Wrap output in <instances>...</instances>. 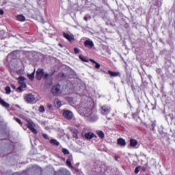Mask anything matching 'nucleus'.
I'll use <instances>...</instances> for the list:
<instances>
[{
  "label": "nucleus",
  "instance_id": "8",
  "mask_svg": "<svg viewBox=\"0 0 175 175\" xmlns=\"http://www.w3.org/2000/svg\"><path fill=\"white\" fill-rule=\"evenodd\" d=\"M88 120L89 121H91L92 122H94V121H98V116L94 113H91L88 116Z\"/></svg>",
  "mask_w": 175,
  "mask_h": 175
},
{
  "label": "nucleus",
  "instance_id": "3",
  "mask_svg": "<svg viewBox=\"0 0 175 175\" xmlns=\"http://www.w3.org/2000/svg\"><path fill=\"white\" fill-rule=\"evenodd\" d=\"M63 116L66 120H72L73 118V113L68 109H64L63 110Z\"/></svg>",
  "mask_w": 175,
  "mask_h": 175
},
{
  "label": "nucleus",
  "instance_id": "14",
  "mask_svg": "<svg viewBox=\"0 0 175 175\" xmlns=\"http://www.w3.org/2000/svg\"><path fill=\"white\" fill-rule=\"evenodd\" d=\"M50 143L51 144H53V146H59V142L58 141H57V139H52L50 140Z\"/></svg>",
  "mask_w": 175,
  "mask_h": 175
},
{
  "label": "nucleus",
  "instance_id": "37",
  "mask_svg": "<svg viewBox=\"0 0 175 175\" xmlns=\"http://www.w3.org/2000/svg\"><path fill=\"white\" fill-rule=\"evenodd\" d=\"M157 124H155V122H152V126H153V128H155V126H156Z\"/></svg>",
  "mask_w": 175,
  "mask_h": 175
},
{
  "label": "nucleus",
  "instance_id": "9",
  "mask_svg": "<svg viewBox=\"0 0 175 175\" xmlns=\"http://www.w3.org/2000/svg\"><path fill=\"white\" fill-rule=\"evenodd\" d=\"M85 47H88L89 49H92L94 47V42L91 40H87L84 42Z\"/></svg>",
  "mask_w": 175,
  "mask_h": 175
},
{
  "label": "nucleus",
  "instance_id": "33",
  "mask_svg": "<svg viewBox=\"0 0 175 175\" xmlns=\"http://www.w3.org/2000/svg\"><path fill=\"white\" fill-rule=\"evenodd\" d=\"M72 159H73V157L69 156V157H68V159H67V161H72Z\"/></svg>",
  "mask_w": 175,
  "mask_h": 175
},
{
  "label": "nucleus",
  "instance_id": "26",
  "mask_svg": "<svg viewBox=\"0 0 175 175\" xmlns=\"http://www.w3.org/2000/svg\"><path fill=\"white\" fill-rule=\"evenodd\" d=\"M46 106L49 110H53V105L50 103L46 104Z\"/></svg>",
  "mask_w": 175,
  "mask_h": 175
},
{
  "label": "nucleus",
  "instance_id": "27",
  "mask_svg": "<svg viewBox=\"0 0 175 175\" xmlns=\"http://www.w3.org/2000/svg\"><path fill=\"white\" fill-rule=\"evenodd\" d=\"M43 138L46 139V140H49V135L47 134H42Z\"/></svg>",
  "mask_w": 175,
  "mask_h": 175
},
{
  "label": "nucleus",
  "instance_id": "28",
  "mask_svg": "<svg viewBox=\"0 0 175 175\" xmlns=\"http://www.w3.org/2000/svg\"><path fill=\"white\" fill-rule=\"evenodd\" d=\"M31 131L33 132V133H34V135H38V131L36 130L35 127Z\"/></svg>",
  "mask_w": 175,
  "mask_h": 175
},
{
  "label": "nucleus",
  "instance_id": "13",
  "mask_svg": "<svg viewBox=\"0 0 175 175\" xmlns=\"http://www.w3.org/2000/svg\"><path fill=\"white\" fill-rule=\"evenodd\" d=\"M137 144H138L137 140H136L135 139H130V146L131 147H136V146H137Z\"/></svg>",
  "mask_w": 175,
  "mask_h": 175
},
{
  "label": "nucleus",
  "instance_id": "1",
  "mask_svg": "<svg viewBox=\"0 0 175 175\" xmlns=\"http://www.w3.org/2000/svg\"><path fill=\"white\" fill-rule=\"evenodd\" d=\"M51 94L54 95L55 96H57L61 94H62V91L61 90V85H54L51 90Z\"/></svg>",
  "mask_w": 175,
  "mask_h": 175
},
{
  "label": "nucleus",
  "instance_id": "29",
  "mask_svg": "<svg viewBox=\"0 0 175 175\" xmlns=\"http://www.w3.org/2000/svg\"><path fill=\"white\" fill-rule=\"evenodd\" d=\"M95 64V68H96V69H99V68H100V64H99V63L96 62Z\"/></svg>",
  "mask_w": 175,
  "mask_h": 175
},
{
  "label": "nucleus",
  "instance_id": "10",
  "mask_svg": "<svg viewBox=\"0 0 175 175\" xmlns=\"http://www.w3.org/2000/svg\"><path fill=\"white\" fill-rule=\"evenodd\" d=\"M0 105L3 106V107H5V109H9L10 107V104L6 103L2 98L0 97Z\"/></svg>",
  "mask_w": 175,
  "mask_h": 175
},
{
  "label": "nucleus",
  "instance_id": "24",
  "mask_svg": "<svg viewBox=\"0 0 175 175\" xmlns=\"http://www.w3.org/2000/svg\"><path fill=\"white\" fill-rule=\"evenodd\" d=\"M27 128H29V129H30V131H31V129H33V125L32 124L31 122H29V124H27Z\"/></svg>",
  "mask_w": 175,
  "mask_h": 175
},
{
  "label": "nucleus",
  "instance_id": "45",
  "mask_svg": "<svg viewBox=\"0 0 175 175\" xmlns=\"http://www.w3.org/2000/svg\"><path fill=\"white\" fill-rule=\"evenodd\" d=\"M79 165H80V163H77V166H79Z\"/></svg>",
  "mask_w": 175,
  "mask_h": 175
},
{
  "label": "nucleus",
  "instance_id": "32",
  "mask_svg": "<svg viewBox=\"0 0 175 175\" xmlns=\"http://www.w3.org/2000/svg\"><path fill=\"white\" fill-rule=\"evenodd\" d=\"M137 173H139V167H137L135 168V174H137Z\"/></svg>",
  "mask_w": 175,
  "mask_h": 175
},
{
  "label": "nucleus",
  "instance_id": "46",
  "mask_svg": "<svg viewBox=\"0 0 175 175\" xmlns=\"http://www.w3.org/2000/svg\"><path fill=\"white\" fill-rule=\"evenodd\" d=\"M76 172H79V169H75Z\"/></svg>",
  "mask_w": 175,
  "mask_h": 175
},
{
  "label": "nucleus",
  "instance_id": "48",
  "mask_svg": "<svg viewBox=\"0 0 175 175\" xmlns=\"http://www.w3.org/2000/svg\"><path fill=\"white\" fill-rule=\"evenodd\" d=\"M77 126H80V124H77Z\"/></svg>",
  "mask_w": 175,
  "mask_h": 175
},
{
  "label": "nucleus",
  "instance_id": "36",
  "mask_svg": "<svg viewBox=\"0 0 175 175\" xmlns=\"http://www.w3.org/2000/svg\"><path fill=\"white\" fill-rule=\"evenodd\" d=\"M23 88H27V84L25 83H23Z\"/></svg>",
  "mask_w": 175,
  "mask_h": 175
},
{
  "label": "nucleus",
  "instance_id": "23",
  "mask_svg": "<svg viewBox=\"0 0 175 175\" xmlns=\"http://www.w3.org/2000/svg\"><path fill=\"white\" fill-rule=\"evenodd\" d=\"M15 121L18 122V124H20V125H23V122H21V120H20L18 118H14Z\"/></svg>",
  "mask_w": 175,
  "mask_h": 175
},
{
  "label": "nucleus",
  "instance_id": "40",
  "mask_svg": "<svg viewBox=\"0 0 175 175\" xmlns=\"http://www.w3.org/2000/svg\"><path fill=\"white\" fill-rule=\"evenodd\" d=\"M83 20H85V21H88V18L87 16H84Z\"/></svg>",
  "mask_w": 175,
  "mask_h": 175
},
{
  "label": "nucleus",
  "instance_id": "18",
  "mask_svg": "<svg viewBox=\"0 0 175 175\" xmlns=\"http://www.w3.org/2000/svg\"><path fill=\"white\" fill-rule=\"evenodd\" d=\"M98 136H99V137H100V139H103L105 137V133L103 131H98L96 132Z\"/></svg>",
  "mask_w": 175,
  "mask_h": 175
},
{
  "label": "nucleus",
  "instance_id": "35",
  "mask_svg": "<svg viewBox=\"0 0 175 175\" xmlns=\"http://www.w3.org/2000/svg\"><path fill=\"white\" fill-rule=\"evenodd\" d=\"M43 76L44 79H47V77H49V75L47 73L44 74Z\"/></svg>",
  "mask_w": 175,
  "mask_h": 175
},
{
  "label": "nucleus",
  "instance_id": "15",
  "mask_svg": "<svg viewBox=\"0 0 175 175\" xmlns=\"http://www.w3.org/2000/svg\"><path fill=\"white\" fill-rule=\"evenodd\" d=\"M85 137L86 139H92V137H94V133H91V132L87 133L85 135Z\"/></svg>",
  "mask_w": 175,
  "mask_h": 175
},
{
  "label": "nucleus",
  "instance_id": "20",
  "mask_svg": "<svg viewBox=\"0 0 175 175\" xmlns=\"http://www.w3.org/2000/svg\"><path fill=\"white\" fill-rule=\"evenodd\" d=\"M66 165L69 166V167H71V169H75V167L72 165V161H70V160H66Z\"/></svg>",
  "mask_w": 175,
  "mask_h": 175
},
{
  "label": "nucleus",
  "instance_id": "31",
  "mask_svg": "<svg viewBox=\"0 0 175 175\" xmlns=\"http://www.w3.org/2000/svg\"><path fill=\"white\" fill-rule=\"evenodd\" d=\"M3 14H5V12L3 11V10H0V15L3 16Z\"/></svg>",
  "mask_w": 175,
  "mask_h": 175
},
{
  "label": "nucleus",
  "instance_id": "30",
  "mask_svg": "<svg viewBox=\"0 0 175 175\" xmlns=\"http://www.w3.org/2000/svg\"><path fill=\"white\" fill-rule=\"evenodd\" d=\"M74 51L75 54H79V53H80V51L77 48H75Z\"/></svg>",
  "mask_w": 175,
  "mask_h": 175
},
{
  "label": "nucleus",
  "instance_id": "38",
  "mask_svg": "<svg viewBox=\"0 0 175 175\" xmlns=\"http://www.w3.org/2000/svg\"><path fill=\"white\" fill-rule=\"evenodd\" d=\"M91 62H92L93 64H96V62L92 59H90Z\"/></svg>",
  "mask_w": 175,
  "mask_h": 175
},
{
  "label": "nucleus",
  "instance_id": "7",
  "mask_svg": "<svg viewBox=\"0 0 175 175\" xmlns=\"http://www.w3.org/2000/svg\"><path fill=\"white\" fill-rule=\"evenodd\" d=\"M63 36L64 38H65L66 39H67V40L68 42H72V40H75V36H73V34H69L68 33H63Z\"/></svg>",
  "mask_w": 175,
  "mask_h": 175
},
{
  "label": "nucleus",
  "instance_id": "2",
  "mask_svg": "<svg viewBox=\"0 0 175 175\" xmlns=\"http://www.w3.org/2000/svg\"><path fill=\"white\" fill-rule=\"evenodd\" d=\"M25 100L27 102V103H36V98L32 94H28L25 95Z\"/></svg>",
  "mask_w": 175,
  "mask_h": 175
},
{
  "label": "nucleus",
  "instance_id": "4",
  "mask_svg": "<svg viewBox=\"0 0 175 175\" xmlns=\"http://www.w3.org/2000/svg\"><path fill=\"white\" fill-rule=\"evenodd\" d=\"M44 75V71L42 68H38L36 71V77L38 80H42V77H43V75Z\"/></svg>",
  "mask_w": 175,
  "mask_h": 175
},
{
  "label": "nucleus",
  "instance_id": "43",
  "mask_svg": "<svg viewBox=\"0 0 175 175\" xmlns=\"http://www.w3.org/2000/svg\"><path fill=\"white\" fill-rule=\"evenodd\" d=\"M25 81V78L23 77V81Z\"/></svg>",
  "mask_w": 175,
  "mask_h": 175
},
{
  "label": "nucleus",
  "instance_id": "17",
  "mask_svg": "<svg viewBox=\"0 0 175 175\" xmlns=\"http://www.w3.org/2000/svg\"><path fill=\"white\" fill-rule=\"evenodd\" d=\"M27 76L30 80H33L35 79V70L31 74H28Z\"/></svg>",
  "mask_w": 175,
  "mask_h": 175
},
{
  "label": "nucleus",
  "instance_id": "5",
  "mask_svg": "<svg viewBox=\"0 0 175 175\" xmlns=\"http://www.w3.org/2000/svg\"><path fill=\"white\" fill-rule=\"evenodd\" d=\"M109 113H110V107L104 105L101 107V114H103V116H107Z\"/></svg>",
  "mask_w": 175,
  "mask_h": 175
},
{
  "label": "nucleus",
  "instance_id": "6",
  "mask_svg": "<svg viewBox=\"0 0 175 175\" xmlns=\"http://www.w3.org/2000/svg\"><path fill=\"white\" fill-rule=\"evenodd\" d=\"M18 82L19 83L20 86L17 88L16 92H23V76H19L18 78Z\"/></svg>",
  "mask_w": 175,
  "mask_h": 175
},
{
  "label": "nucleus",
  "instance_id": "16",
  "mask_svg": "<svg viewBox=\"0 0 175 175\" xmlns=\"http://www.w3.org/2000/svg\"><path fill=\"white\" fill-rule=\"evenodd\" d=\"M79 59L81 61H83V62H88V58L83 55H79Z\"/></svg>",
  "mask_w": 175,
  "mask_h": 175
},
{
  "label": "nucleus",
  "instance_id": "21",
  "mask_svg": "<svg viewBox=\"0 0 175 175\" xmlns=\"http://www.w3.org/2000/svg\"><path fill=\"white\" fill-rule=\"evenodd\" d=\"M62 152H63V153H64L65 155L69 154V150H68V149H66V148H64L62 149Z\"/></svg>",
  "mask_w": 175,
  "mask_h": 175
},
{
  "label": "nucleus",
  "instance_id": "44",
  "mask_svg": "<svg viewBox=\"0 0 175 175\" xmlns=\"http://www.w3.org/2000/svg\"><path fill=\"white\" fill-rule=\"evenodd\" d=\"M59 46L60 47H62V44H59Z\"/></svg>",
  "mask_w": 175,
  "mask_h": 175
},
{
  "label": "nucleus",
  "instance_id": "47",
  "mask_svg": "<svg viewBox=\"0 0 175 175\" xmlns=\"http://www.w3.org/2000/svg\"><path fill=\"white\" fill-rule=\"evenodd\" d=\"M133 117H135V113H133Z\"/></svg>",
  "mask_w": 175,
  "mask_h": 175
},
{
  "label": "nucleus",
  "instance_id": "12",
  "mask_svg": "<svg viewBox=\"0 0 175 175\" xmlns=\"http://www.w3.org/2000/svg\"><path fill=\"white\" fill-rule=\"evenodd\" d=\"M109 75H110L111 77H117L120 76V72H113L111 70H108Z\"/></svg>",
  "mask_w": 175,
  "mask_h": 175
},
{
  "label": "nucleus",
  "instance_id": "34",
  "mask_svg": "<svg viewBox=\"0 0 175 175\" xmlns=\"http://www.w3.org/2000/svg\"><path fill=\"white\" fill-rule=\"evenodd\" d=\"M11 88H12L13 90H16V85L11 84Z\"/></svg>",
  "mask_w": 175,
  "mask_h": 175
},
{
  "label": "nucleus",
  "instance_id": "22",
  "mask_svg": "<svg viewBox=\"0 0 175 175\" xmlns=\"http://www.w3.org/2000/svg\"><path fill=\"white\" fill-rule=\"evenodd\" d=\"M16 20L18 21H23V14L18 15L16 16Z\"/></svg>",
  "mask_w": 175,
  "mask_h": 175
},
{
  "label": "nucleus",
  "instance_id": "42",
  "mask_svg": "<svg viewBox=\"0 0 175 175\" xmlns=\"http://www.w3.org/2000/svg\"><path fill=\"white\" fill-rule=\"evenodd\" d=\"M23 21H25V16H23Z\"/></svg>",
  "mask_w": 175,
  "mask_h": 175
},
{
  "label": "nucleus",
  "instance_id": "25",
  "mask_svg": "<svg viewBox=\"0 0 175 175\" xmlns=\"http://www.w3.org/2000/svg\"><path fill=\"white\" fill-rule=\"evenodd\" d=\"M39 111H40V113H44V111H45L44 107H43V106L41 105V106L39 107Z\"/></svg>",
  "mask_w": 175,
  "mask_h": 175
},
{
  "label": "nucleus",
  "instance_id": "19",
  "mask_svg": "<svg viewBox=\"0 0 175 175\" xmlns=\"http://www.w3.org/2000/svg\"><path fill=\"white\" fill-rule=\"evenodd\" d=\"M5 94H7V95H9L10 94V92H12V90L10 89V87H9V86H6L5 88Z\"/></svg>",
  "mask_w": 175,
  "mask_h": 175
},
{
  "label": "nucleus",
  "instance_id": "39",
  "mask_svg": "<svg viewBox=\"0 0 175 175\" xmlns=\"http://www.w3.org/2000/svg\"><path fill=\"white\" fill-rule=\"evenodd\" d=\"M17 75H21V70H19L16 72Z\"/></svg>",
  "mask_w": 175,
  "mask_h": 175
},
{
  "label": "nucleus",
  "instance_id": "11",
  "mask_svg": "<svg viewBox=\"0 0 175 175\" xmlns=\"http://www.w3.org/2000/svg\"><path fill=\"white\" fill-rule=\"evenodd\" d=\"M118 145L120 146V147H125L126 146V142L122 138H119L118 139Z\"/></svg>",
  "mask_w": 175,
  "mask_h": 175
},
{
  "label": "nucleus",
  "instance_id": "41",
  "mask_svg": "<svg viewBox=\"0 0 175 175\" xmlns=\"http://www.w3.org/2000/svg\"><path fill=\"white\" fill-rule=\"evenodd\" d=\"M57 103L58 106H61V102L60 101H57Z\"/></svg>",
  "mask_w": 175,
  "mask_h": 175
}]
</instances>
